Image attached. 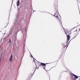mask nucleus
<instances>
[{
    "label": "nucleus",
    "instance_id": "1",
    "mask_svg": "<svg viewBox=\"0 0 80 80\" xmlns=\"http://www.w3.org/2000/svg\"><path fill=\"white\" fill-rule=\"evenodd\" d=\"M65 32L66 33V35H67V46L68 45V41H69L70 40V35L69 34V33L68 32V31L66 30L65 31Z\"/></svg>",
    "mask_w": 80,
    "mask_h": 80
},
{
    "label": "nucleus",
    "instance_id": "2",
    "mask_svg": "<svg viewBox=\"0 0 80 80\" xmlns=\"http://www.w3.org/2000/svg\"><path fill=\"white\" fill-rule=\"evenodd\" d=\"M78 77L77 75L73 74V73H72L71 74V78L72 80H76V79L78 78Z\"/></svg>",
    "mask_w": 80,
    "mask_h": 80
},
{
    "label": "nucleus",
    "instance_id": "3",
    "mask_svg": "<svg viewBox=\"0 0 80 80\" xmlns=\"http://www.w3.org/2000/svg\"><path fill=\"white\" fill-rule=\"evenodd\" d=\"M40 65H42V66H43L44 69H45V67H46V64L41 63Z\"/></svg>",
    "mask_w": 80,
    "mask_h": 80
},
{
    "label": "nucleus",
    "instance_id": "4",
    "mask_svg": "<svg viewBox=\"0 0 80 80\" xmlns=\"http://www.w3.org/2000/svg\"><path fill=\"white\" fill-rule=\"evenodd\" d=\"M13 59V56H12V55H11V56L9 58V61L10 62H12V59Z\"/></svg>",
    "mask_w": 80,
    "mask_h": 80
},
{
    "label": "nucleus",
    "instance_id": "5",
    "mask_svg": "<svg viewBox=\"0 0 80 80\" xmlns=\"http://www.w3.org/2000/svg\"><path fill=\"white\" fill-rule=\"evenodd\" d=\"M54 16H55L56 17H57V18H58V19H59V20H60V19H59V18H58V15L57 16V13H56L55 14Z\"/></svg>",
    "mask_w": 80,
    "mask_h": 80
},
{
    "label": "nucleus",
    "instance_id": "6",
    "mask_svg": "<svg viewBox=\"0 0 80 80\" xmlns=\"http://www.w3.org/2000/svg\"><path fill=\"white\" fill-rule=\"evenodd\" d=\"M19 3H20V1L18 0L17 2V6H18V5H19Z\"/></svg>",
    "mask_w": 80,
    "mask_h": 80
},
{
    "label": "nucleus",
    "instance_id": "7",
    "mask_svg": "<svg viewBox=\"0 0 80 80\" xmlns=\"http://www.w3.org/2000/svg\"><path fill=\"white\" fill-rule=\"evenodd\" d=\"M9 43H11V39H10Z\"/></svg>",
    "mask_w": 80,
    "mask_h": 80
},
{
    "label": "nucleus",
    "instance_id": "8",
    "mask_svg": "<svg viewBox=\"0 0 80 80\" xmlns=\"http://www.w3.org/2000/svg\"><path fill=\"white\" fill-rule=\"evenodd\" d=\"M55 7H56V6H57V7H58V5H57L56 4H55Z\"/></svg>",
    "mask_w": 80,
    "mask_h": 80
},
{
    "label": "nucleus",
    "instance_id": "9",
    "mask_svg": "<svg viewBox=\"0 0 80 80\" xmlns=\"http://www.w3.org/2000/svg\"><path fill=\"white\" fill-rule=\"evenodd\" d=\"M31 55L32 57H33V56H32V54H31Z\"/></svg>",
    "mask_w": 80,
    "mask_h": 80
},
{
    "label": "nucleus",
    "instance_id": "10",
    "mask_svg": "<svg viewBox=\"0 0 80 80\" xmlns=\"http://www.w3.org/2000/svg\"><path fill=\"white\" fill-rule=\"evenodd\" d=\"M80 29H79V31H80Z\"/></svg>",
    "mask_w": 80,
    "mask_h": 80
},
{
    "label": "nucleus",
    "instance_id": "11",
    "mask_svg": "<svg viewBox=\"0 0 80 80\" xmlns=\"http://www.w3.org/2000/svg\"><path fill=\"white\" fill-rule=\"evenodd\" d=\"M68 47V46H67V47Z\"/></svg>",
    "mask_w": 80,
    "mask_h": 80
}]
</instances>
